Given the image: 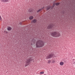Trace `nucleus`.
<instances>
[{
    "label": "nucleus",
    "mask_w": 75,
    "mask_h": 75,
    "mask_svg": "<svg viewBox=\"0 0 75 75\" xmlns=\"http://www.w3.org/2000/svg\"><path fill=\"white\" fill-rule=\"evenodd\" d=\"M4 33H6V34H7L8 33V32H7L6 30H5L4 31Z\"/></svg>",
    "instance_id": "f3484780"
},
{
    "label": "nucleus",
    "mask_w": 75,
    "mask_h": 75,
    "mask_svg": "<svg viewBox=\"0 0 75 75\" xmlns=\"http://www.w3.org/2000/svg\"><path fill=\"white\" fill-rule=\"evenodd\" d=\"M37 21V20L35 19H34L31 21V23H35Z\"/></svg>",
    "instance_id": "ddd939ff"
},
{
    "label": "nucleus",
    "mask_w": 75,
    "mask_h": 75,
    "mask_svg": "<svg viewBox=\"0 0 75 75\" xmlns=\"http://www.w3.org/2000/svg\"><path fill=\"white\" fill-rule=\"evenodd\" d=\"M44 7L40 9H39V10H38L37 11V13H39V12H40V11L41 10H42V9H44Z\"/></svg>",
    "instance_id": "9d476101"
},
{
    "label": "nucleus",
    "mask_w": 75,
    "mask_h": 75,
    "mask_svg": "<svg viewBox=\"0 0 75 75\" xmlns=\"http://www.w3.org/2000/svg\"><path fill=\"white\" fill-rule=\"evenodd\" d=\"M33 18V16H30L29 17L30 20H32Z\"/></svg>",
    "instance_id": "dca6fc26"
},
{
    "label": "nucleus",
    "mask_w": 75,
    "mask_h": 75,
    "mask_svg": "<svg viewBox=\"0 0 75 75\" xmlns=\"http://www.w3.org/2000/svg\"><path fill=\"white\" fill-rule=\"evenodd\" d=\"M59 64L60 65L62 66L64 64V62H60Z\"/></svg>",
    "instance_id": "6e6552de"
},
{
    "label": "nucleus",
    "mask_w": 75,
    "mask_h": 75,
    "mask_svg": "<svg viewBox=\"0 0 75 75\" xmlns=\"http://www.w3.org/2000/svg\"><path fill=\"white\" fill-rule=\"evenodd\" d=\"M35 41H36V40H35V38H34L32 41V43L31 44V45H32V44H35Z\"/></svg>",
    "instance_id": "39448f33"
},
{
    "label": "nucleus",
    "mask_w": 75,
    "mask_h": 75,
    "mask_svg": "<svg viewBox=\"0 0 75 75\" xmlns=\"http://www.w3.org/2000/svg\"><path fill=\"white\" fill-rule=\"evenodd\" d=\"M32 58H30L28 59L25 62L26 64L25 65V67H27V66L28 65L30 64V61H32Z\"/></svg>",
    "instance_id": "7ed1b4c3"
},
{
    "label": "nucleus",
    "mask_w": 75,
    "mask_h": 75,
    "mask_svg": "<svg viewBox=\"0 0 75 75\" xmlns=\"http://www.w3.org/2000/svg\"><path fill=\"white\" fill-rule=\"evenodd\" d=\"M12 29V28L11 27H8L7 28V30L8 31H10Z\"/></svg>",
    "instance_id": "1a4fd4ad"
},
{
    "label": "nucleus",
    "mask_w": 75,
    "mask_h": 75,
    "mask_svg": "<svg viewBox=\"0 0 75 75\" xmlns=\"http://www.w3.org/2000/svg\"><path fill=\"white\" fill-rule=\"evenodd\" d=\"M44 71H42L40 73V74H44Z\"/></svg>",
    "instance_id": "a211bd4d"
},
{
    "label": "nucleus",
    "mask_w": 75,
    "mask_h": 75,
    "mask_svg": "<svg viewBox=\"0 0 75 75\" xmlns=\"http://www.w3.org/2000/svg\"><path fill=\"white\" fill-rule=\"evenodd\" d=\"M53 56H54V54H49L46 57V59H50V58H51Z\"/></svg>",
    "instance_id": "20e7f679"
},
{
    "label": "nucleus",
    "mask_w": 75,
    "mask_h": 75,
    "mask_svg": "<svg viewBox=\"0 0 75 75\" xmlns=\"http://www.w3.org/2000/svg\"><path fill=\"white\" fill-rule=\"evenodd\" d=\"M20 24H21V23H20Z\"/></svg>",
    "instance_id": "412c9836"
},
{
    "label": "nucleus",
    "mask_w": 75,
    "mask_h": 75,
    "mask_svg": "<svg viewBox=\"0 0 75 75\" xmlns=\"http://www.w3.org/2000/svg\"><path fill=\"white\" fill-rule=\"evenodd\" d=\"M50 8H51V7H50V6H47V8H46L47 10H48Z\"/></svg>",
    "instance_id": "2eb2a0df"
},
{
    "label": "nucleus",
    "mask_w": 75,
    "mask_h": 75,
    "mask_svg": "<svg viewBox=\"0 0 75 75\" xmlns=\"http://www.w3.org/2000/svg\"><path fill=\"white\" fill-rule=\"evenodd\" d=\"M44 45V42L42 41H38L36 43V46L37 48L42 47Z\"/></svg>",
    "instance_id": "f257e3e1"
},
{
    "label": "nucleus",
    "mask_w": 75,
    "mask_h": 75,
    "mask_svg": "<svg viewBox=\"0 0 75 75\" xmlns=\"http://www.w3.org/2000/svg\"><path fill=\"white\" fill-rule=\"evenodd\" d=\"M51 62V60H47V63L48 64H50V63Z\"/></svg>",
    "instance_id": "9b49d317"
},
{
    "label": "nucleus",
    "mask_w": 75,
    "mask_h": 75,
    "mask_svg": "<svg viewBox=\"0 0 75 75\" xmlns=\"http://www.w3.org/2000/svg\"><path fill=\"white\" fill-rule=\"evenodd\" d=\"M2 2L3 3H6L8 2V0H1Z\"/></svg>",
    "instance_id": "0eeeda50"
},
{
    "label": "nucleus",
    "mask_w": 75,
    "mask_h": 75,
    "mask_svg": "<svg viewBox=\"0 0 75 75\" xmlns=\"http://www.w3.org/2000/svg\"><path fill=\"white\" fill-rule=\"evenodd\" d=\"M0 20H1V21H2V18H1V15H0Z\"/></svg>",
    "instance_id": "6ab92c4d"
},
{
    "label": "nucleus",
    "mask_w": 75,
    "mask_h": 75,
    "mask_svg": "<svg viewBox=\"0 0 75 75\" xmlns=\"http://www.w3.org/2000/svg\"><path fill=\"white\" fill-rule=\"evenodd\" d=\"M51 35L54 37H57L60 36V33L56 32H53L51 33Z\"/></svg>",
    "instance_id": "f03ea898"
},
{
    "label": "nucleus",
    "mask_w": 75,
    "mask_h": 75,
    "mask_svg": "<svg viewBox=\"0 0 75 75\" xmlns=\"http://www.w3.org/2000/svg\"><path fill=\"white\" fill-rule=\"evenodd\" d=\"M52 62L53 63V64H54V63H55V61L53 59L52 60Z\"/></svg>",
    "instance_id": "4468645a"
},
{
    "label": "nucleus",
    "mask_w": 75,
    "mask_h": 75,
    "mask_svg": "<svg viewBox=\"0 0 75 75\" xmlns=\"http://www.w3.org/2000/svg\"><path fill=\"white\" fill-rule=\"evenodd\" d=\"M44 75H46V74H44Z\"/></svg>",
    "instance_id": "aec40b11"
},
{
    "label": "nucleus",
    "mask_w": 75,
    "mask_h": 75,
    "mask_svg": "<svg viewBox=\"0 0 75 75\" xmlns=\"http://www.w3.org/2000/svg\"><path fill=\"white\" fill-rule=\"evenodd\" d=\"M55 4H56V6H58V5H59V3H57L56 4H53V6H55Z\"/></svg>",
    "instance_id": "f8f14e48"
},
{
    "label": "nucleus",
    "mask_w": 75,
    "mask_h": 75,
    "mask_svg": "<svg viewBox=\"0 0 75 75\" xmlns=\"http://www.w3.org/2000/svg\"><path fill=\"white\" fill-rule=\"evenodd\" d=\"M52 27H53V25H50L48 26L47 28L48 29H51V28H52Z\"/></svg>",
    "instance_id": "423d86ee"
}]
</instances>
